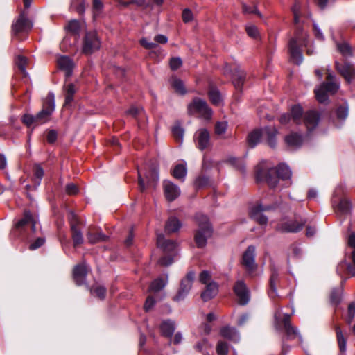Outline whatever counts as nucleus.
Returning a JSON list of instances; mask_svg holds the SVG:
<instances>
[{
  "mask_svg": "<svg viewBox=\"0 0 355 355\" xmlns=\"http://www.w3.org/2000/svg\"><path fill=\"white\" fill-rule=\"evenodd\" d=\"M291 175V171L287 165L279 164L276 167L267 170L258 169L255 177L257 182L265 181L270 188H275L279 180H289Z\"/></svg>",
  "mask_w": 355,
  "mask_h": 355,
  "instance_id": "obj_1",
  "label": "nucleus"
},
{
  "mask_svg": "<svg viewBox=\"0 0 355 355\" xmlns=\"http://www.w3.org/2000/svg\"><path fill=\"white\" fill-rule=\"evenodd\" d=\"M276 321V329L283 333L282 340L284 341H292L296 338L300 343H302V337L297 328L291 322V315L284 314L283 318L279 320L277 315H275Z\"/></svg>",
  "mask_w": 355,
  "mask_h": 355,
  "instance_id": "obj_2",
  "label": "nucleus"
},
{
  "mask_svg": "<svg viewBox=\"0 0 355 355\" xmlns=\"http://www.w3.org/2000/svg\"><path fill=\"white\" fill-rule=\"evenodd\" d=\"M198 223V230L195 234V241L198 248H203L207 244V240L212 234V228L209 223L208 218L202 214L196 216Z\"/></svg>",
  "mask_w": 355,
  "mask_h": 355,
  "instance_id": "obj_3",
  "label": "nucleus"
},
{
  "mask_svg": "<svg viewBox=\"0 0 355 355\" xmlns=\"http://www.w3.org/2000/svg\"><path fill=\"white\" fill-rule=\"evenodd\" d=\"M279 207L277 202H274L270 205H263L261 201H258L255 205L252 206L249 211V216L251 219L256 221L260 225H266L268 223V218L263 214V211H275Z\"/></svg>",
  "mask_w": 355,
  "mask_h": 355,
  "instance_id": "obj_4",
  "label": "nucleus"
},
{
  "mask_svg": "<svg viewBox=\"0 0 355 355\" xmlns=\"http://www.w3.org/2000/svg\"><path fill=\"white\" fill-rule=\"evenodd\" d=\"M256 248L254 245H249L244 251L241 265L245 269L246 275L252 278L257 275L258 265L255 262Z\"/></svg>",
  "mask_w": 355,
  "mask_h": 355,
  "instance_id": "obj_5",
  "label": "nucleus"
},
{
  "mask_svg": "<svg viewBox=\"0 0 355 355\" xmlns=\"http://www.w3.org/2000/svg\"><path fill=\"white\" fill-rule=\"evenodd\" d=\"M190 115H196L206 120H209L212 116V110L207 102L200 98H194L187 107Z\"/></svg>",
  "mask_w": 355,
  "mask_h": 355,
  "instance_id": "obj_6",
  "label": "nucleus"
},
{
  "mask_svg": "<svg viewBox=\"0 0 355 355\" xmlns=\"http://www.w3.org/2000/svg\"><path fill=\"white\" fill-rule=\"evenodd\" d=\"M302 31L300 28H297L296 31V37L290 39L288 42V52L291 61L300 65L303 62V55L301 49V44H299L298 39L300 37V33Z\"/></svg>",
  "mask_w": 355,
  "mask_h": 355,
  "instance_id": "obj_7",
  "label": "nucleus"
},
{
  "mask_svg": "<svg viewBox=\"0 0 355 355\" xmlns=\"http://www.w3.org/2000/svg\"><path fill=\"white\" fill-rule=\"evenodd\" d=\"M307 220L306 218L298 219L297 216L293 220H288L286 221H282L279 223L276 230L282 233H297L300 232Z\"/></svg>",
  "mask_w": 355,
  "mask_h": 355,
  "instance_id": "obj_8",
  "label": "nucleus"
},
{
  "mask_svg": "<svg viewBox=\"0 0 355 355\" xmlns=\"http://www.w3.org/2000/svg\"><path fill=\"white\" fill-rule=\"evenodd\" d=\"M233 291L240 306H246L250 301L251 293L243 280H237L233 286Z\"/></svg>",
  "mask_w": 355,
  "mask_h": 355,
  "instance_id": "obj_9",
  "label": "nucleus"
},
{
  "mask_svg": "<svg viewBox=\"0 0 355 355\" xmlns=\"http://www.w3.org/2000/svg\"><path fill=\"white\" fill-rule=\"evenodd\" d=\"M149 171L146 174L147 186H145L144 180L141 178L140 171L139 174V185L141 191H144L146 187L155 188L159 181L158 166L156 162L149 166Z\"/></svg>",
  "mask_w": 355,
  "mask_h": 355,
  "instance_id": "obj_10",
  "label": "nucleus"
},
{
  "mask_svg": "<svg viewBox=\"0 0 355 355\" xmlns=\"http://www.w3.org/2000/svg\"><path fill=\"white\" fill-rule=\"evenodd\" d=\"M195 272L189 271L187 272L186 277L180 282V288L178 293L173 297V300L180 302L184 300L189 294L195 279Z\"/></svg>",
  "mask_w": 355,
  "mask_h": 355,
  "instance_id": "obj_11",
  "label": "nucleus"
},
{
  "mask_svg": "<svg viewBox=\"0 0 355 355\" xmlns=\"http://www.w3.org/2000/svg\"><path fill=\"white\" fill-rule=\"evenodd\" d=\"M101 42L96 32L86 33L83 42L82 51L84 54L90 55L99 49Z\"/></svg>",
  "mask_w": 355,
  "mask_h": 355,
  "instance_id": "obj_12",
  "label": "nucleus"
},
{
  "mask_svg": "<svg viewBox=\"0 0 355 355\" xmlns=\"http://www.w3.org/2000/svg\"><path fill=\"white\" fill-rule=\"evenodd\" d=\"M232 72L231 80L235 89L241 93L243 85L246 80V73L239 67H234L230 69Z\"/></svg>",
  "mask_w": 355,
  "mask_h": 355,
  "instance_id": "obj_13",
  "label": "nucleus"
},
{
  "mask_svg": "<svg viewBox=\"0 0 355 355\" xmlns=\"http://www.w3.org/2000/svg\"><path fill=\"white\" fill-rule=\"evenodd\" d=\"M336 67L338 73L349 84L355 79V68L352 64L344 62L342 64L336 63Z\"/></svg>",
  "mask_w": 355,
  "mask_h": 355,
  "instance_id": "obj_14",
  "label": "nucleus"
},
{
  "mask_svg": "<svg viewBox=\"0 0 355 355\" xmlns=\"http://www.w3.org/2000/svg\"><path fill=\"white\" fill-rule=\"evenodd\" d=\"M12 33L15 35L19 33L26 32L32 28L31 22L27 19L24 12H21L12 24Z\"/></svg>",
  "mask_w": 355,
  "mask_h": 355,
  "instance_id": "obj_15",
  "label": "nucleus"
},
{
  "mask_svg": "<svg viewBox=\"0 0 355 355\" xmlns=\"http://www.w3.org/2000/svg\"><path fill=\"white\" fill-rule=\"evenodd\" d=\"M57 65L58 69L64 73L67 78L72 75L75 64L73 60L68 56H59L57 59Z\"/></svg>",
  "mask_w": 355,
  "mask_h": 355,
  "instance_id": "obj_16",
  "label": "nucleus"
},
{
  "mask_svg": "<svg viewBox=\"0 0 355 355\" xmlns=\"http://www.w3.org/2000/svg\"><path fill=\"white\" fill-rule=\"evenodd\" d=\"M320 119V114L315 110H309L304 115V123L308 132L313 131L318 125Z\"/></svg>",
  "mask_w": 355,
  "mask_h": 355,
  "instance_id": "obj_17",
  "label": "nucleus"
},
{
  "mask_svg": "<svg viewBox=\"0 0 355 355\" xmlns=\"http://www.w3.org/2000/svg\"><path fill=\"white\" fill-rule=\"evenodd\" d=\"M163 187L165 197L168 201H173L180 194V188L171 181L164 180Z\"/></svg>",
  "mask_w": 355,
  "mask_h": 355,
  "instance_id": "obj_18",
  "label": "nucleus"
},
{
  "mask_svg": "<svg viewBox=\"0 0 355 355\" xmlns=\"http://www.w3.org/2000/svg\"><path fill=\"white\" fill-rule=\"evenodd\" d=\"M197 147L202 150L209 145V133L206 129H200L195 134Z\"/></svg>",
  "mask_w": 355,
  "mask_h": 355,
  "instance_id": "obj_19",
  "label": "nucleus"
},
{
  "mask_svg": "<svg viewBox=\"0 0 355 355\" xmlns=\"http://www.w3.org/2000/svg\"><path fill=\"white\" fill-rule=\"evenodd\" d=\"M87 273V266L85 263L77 265L73 270V279L76 284L80 286L85 283Z\"/></svg>",
  "mask_w": 355,
  "mask_h": 355,
  "instance_id": "obj_20",
  "label": "nucleus"
},
{
  "mask_svg": "<svg viewBox=\"0 0 355 355\" xmlns=\"http://www.w3.org/2000/svg\"><path fill=\"white\" fill-rule=\"evenodd\" d=\"M157 245L164 252H173L177 247V243L175 241L166 239L162 234L157 235Z\"/></svg>",
  "mask_w": 355,
  "mask_h": 355,
  "instance_id": "obj_21",
  "label": "nucleus"
},
{
  "mask_svg": "<svg viewBox=\"0 0 355 355\" xmlns=\"http://www.w3.org/2000/svg\"><path fill=\"white\" fill-rule=\"evenodd\" d=\"M285 143L288 147L298 148L303 144V137L297 132H291L284 138Z\"/></svg>",
  "mask_w": 355,
  "mask_h": 355,
  "instance_id": "obj_22",
  "label": "nucleus"
},
{
  "mask_svg": "<svg viewBox=\"0 0 355 355\" xmlns=\"http://www.w3.org/2000/svg\"><path fill=\"white\" fill-rule=\"evenodd\" d=\"M279 282V273L276 269H272L269 279L268 295L270 298L277 297V284Z\"/></svg>",
  "mask_w": 355,
  "mask_h": 355,
  "instance_id": "obj_23",
  "label": "nucleus"
},
{
  "mask_svg": "<svg viewBox=\"0 0 355 355\" xmlns=\"http://www.w3.org/2000/svg\"><path fill=\"white\" fill-rule=\"evenodd\" d=\"M28 226L31 228L33 232H35L36 220L33 218L29 211H25L24 217L16 224V227L24 228Z\"/></svg>",
  "mask_w": 355,
  "mask_h": 355,
  "instance_id": "obj_24",
  "label": "nucleus"
},
{
  "mask_svg": "<svg viewBox=\"0 0 355 355\" xmlns=\"http://www.w3.org/2000/svg\"><path fill=\"white\" fill-rule=\"evenodd\" d=\"M218 286L216 282H209L201 294V298L204 302L209 301L217 295Z\"/></svg>",
  "mask_w": 355,
  "mask_h": 355,
  "instance_id": "obj_25",
  "label": "nucleus"
},
{
  "mask_svg": "<svg viewBox=\"0 0 355 355\" xmlns=\"http://www.w3.org/2000/svg\"><path fill=\"white\" fill-rule=\"evenodd\" d=\"M335 209L338 214L347 215L351 212L352 202L347 198H341Z\"/></svg>",
  "mask_w": 355,
  "mask_h": 355,
  "instance_id": "obj_26",
  "label": "nucleus"
},
{
  "mask_svg": "<svg viewBox=\"0 0 355 355\" xmlns=\"http://www.w3.org/2000/svg\"><path fill=\"white\" fill-rule=\"evenodd\" d=\"M223 162L233 167L234 168L243 173L245 171V162L243 158L230 157Z\"/></svg>",
  "mask_w": 355,
  "mask_h": 355,
  "instance_id": "obj_27",
  "label": "nucleus"
},
{
  "mask_svg": "<svg viewBox=\"0 0 355 355\" xmlns=\"http://www.w3.org/2000/svg\"><path fill=\"white\" fill-rule=\"evenodd\" d=\"M87 238L90 243H96L99 241H105L107 236L101 232H98L94 228H89Z\"/></svg>",
  "mask_w": 355,
  "mask_h": 355,
  "instance_id": "obj_28",
  "label": "nucleus"
},
{
  "mask_svg": "<svg viewBox=\"0 0 355 355\" xmlns=\"http://www.w3.org/2000/svg\"><path fill=\"white\" fill-rule=\"evenodd\" d=\"M264 133L266 136L267 144L271 148L276 146L277 130L275 127H266L264 129Z\"/></svg>",
  "mask_w": 355,
  "mask_h": 355,
  "instance_id": "obj_29",
  "label": "nucleus"
},
{
  "mask_svg": "<svg viewBox=\"0 0 355 355\" xmlns=\"http://www.w3.org/2000/svg\"><path fill=\"white\" fill-rule=\"evenodd\" d=\"M343 288L336 287L331 289L329 294L330 303L336 307L340 304L342 300Z\"/></svg>",
  "mask_w": 355,
  "mask_h": 355,
  "instance_id": "obj_30",
  "label": "nucleus"
},
{
  "mask_svg": "<svg viewBox=\"0 0 355 355\" xmlns=\"http://www.w3.org/2000/svg\"><path fill=\"white\" fill-rule=\"evenodd\" d=\"M223 338L236 343L239 340L240 336L236 328L225 326L223 327Z\"/></svg>",
  "mask_w": 355,
  "mask_h": 355,
  "instance_id": "obj_31",
  "label": "nucleus"
},
{
  "mask_svg": "<svg viewBox=\"0 0 355 355\" xmlns=\"http://www.w3.org/2000/svg\"><path fill=\"white\" fill-rule=\"evenodd\" d=\"M262 132L259 129H255L248 134L247 137L248 144L250 148L255 147L261 140Z\"/></svg>",
  "mask_w": 355,
  "mask_h": 355,
  "instance_id": "obj_32",
  "label": "nucleus"
},
{
  "mask_svg": "<svg viewBox=\"0 0 355 355\" xmlns=\"http://www.w3.org/2000/svg\"><path fill=\"white\" fill-rule=\"evenodd\" d=\"M170 84L172 88L178 94L184 95L187 93L184 83L181 79L177 77H173L170 80Z\"/></svg>",
  "mask_w": 355,
  "mask_h": 355,
  "instance_id": "obj_33",
  "label": "nucleus"
},
{
  "mask_svg": "<svg viewBox=\"0 0 355 355\" xmlns=\"http://www.w3.org/2000/svg\"><path fill=\"white\" fill-rule=\"evenodd\" d=\"M334 329L336 334V339L340 352L345 353L346 351L347 339L344 336L339 325H335Z\"/></svg>",
  "mask_w": 355,
  "mask_h": 355,
  "instance_id": "obj_34",
  "label": "nucleus"
},
{
  "mask_svg": "<svg viewBox=\"0 0 355 355\" xmlns=\"http://www.w3.org/2000/svg\"><path fill=\"white\" fill-rule=\"evenodd\" d=\"M291 115V119L293 120V121L297 123L300 124L302 122V116L304 114V111L302 107L299 105H293L291 109V113H289Z\"/></svg>",
  "mask_w": 355,
  "mask_h": 355,
  "instance_id": "obj_35",
  "label": "nucleus"
},
{
  "mask_svg": "<svg viewBox=\"0 0 355 355\" xmlns=\"http://www.w3.org/2000/svg\"><path fill=\"white\" fill-rule=\"evenodd\" d=\"M160 329L162 335L170 337L175 331V324L171 320L163 321L160 325Z\"/></svg>",
  "mask_w": 355,
  "mask_h": 355,
  "instance_id": "obj_36",
  "label": "nucleus"
},
{
  "mask_svg": "<svg viewBox=\"0 0 355 355\" xmlns=\"http://www.w3.org/2000/svg\"><path fill=\"white\" fill-rule=\"evenodd\" d=\"M187 172L186 164H179L174 167L172 175L175 179L180 180L183 182L185 179Z\"/></svg>",
  "mask_w": 355,
  "mask_h": 355,
  "instance_id": "obj_37",
  "label": "nucleus"
},
{
  "mask_svg": "<svg viewBox=\"0 0 355 355\" xmlns=\"http://www.w3.org/2000/svg\"><path fill=\"white\" fill-rule=\"evenodd\" d=\"M168 282V277H159L155 279L150 286V291L153 292H157L163 289Z\"/></svg>",
  "mask_w": 355,
  "mask_h": 355,
  "instance_id": "obj_38",
  "label": "nucleus"
},
{
  "mask_svg": "<svg viewBox=\"0 0 355 355\" xmlns=\"http://www.w3.org/2000/svg\"><path fill=\"white\" fill-rule=\"evenodd\" d=\"M180 227V220L175 217H171L166 224L165 230L166 232L172 233L177 232Z\"/></svg>",
  "mask_w": 355,
  "mask_h": 355,
  "instance_id": "obj_39",
  "label": "nucleus"
},
{
  "mask_svg": "<svg viewBox=\"0 0 355 355\" xmlns=\"http://www.w3.org/2000/svg\"><path fill=\"white\" fill-rule=\"evenodd\" d=\"M33 180L35 186H39L44 174V169L40 165L35 164L33 168Z\"/></svg>",
  "mask_w": 355,
  "mask_h": 355,
  "instance_id": "obj_40",
  "label": "nucleus"
},
{
  "mask_svg": "<svg viewBox=\"0 0 355 355\" xmlns=\"http://www.w3.org/2000/svg\"><path fill=\"white\" fill-rule=\"evenodd\" d=\"M71 229L74 246L76 247L83 243V236L81 231L76 227L75 224L71 225Z\"/></svg>",
  "mask_w": 355,
  "mask_h": 355,
  "instance_id": "obj_41",
  "label": "nucleus"
},
{
  "mask_svg": "<svg viewBox=\"0 0 355 355\" xmlns=\"http://www.w3.org/2000/svg\"><path fill=\"white\" fill-rule=\"evenodd\" d=\"M65 101L64 105H69L73 100V95L76 93V88L73 84L69 83L64 87Z\"/></svg>",
  "mask_w": 355,
  "mask_h": 355,
  "instance_id": "obj_42",
  "label": "nucleus"
},
{
  "mask_svg": "<svg viewBox=\"0 0 355 355\" xmlns=\"http://www.w3.org/2000/svg\"><path fill=\"white\" fill-rule=\"evenodd\" d=\"M336 117L338 120L345 121L349 114V107L347 103L340 105L336 110Z\"/></svg>",
  "mask_w": 355,
  "mask_h": 355,
  "instance_id": "obj_43",
  "label": "nucleus"
},
{
  "mask_svg": "<svg viewBox=\"0 0 355 355\" xmlns=\"http://www.w3.org/2000/svg\"><path fill=\"white\" fill-rule=\"evenodd\" d=\"M217 319V316L214 313H209L207 315L206 320L207 323L203 326L204 333L208 334L211 332L213 322Z\"/></svg>",
  "mask_w": 355,
  "mask_h": 355,
  "instance_id": "obj_44",
  "label": "nucleus"
},
{
  "mask_svg": "<svg viewBox=\"0 0 355 355\" xmlns=\"http://www.w3.org/2000/svg\"><path fill=\"white\" fill-rule=\"evenodd\" d=\"M51 114L52 112H51V110L42 108V110L35 116L37 124H42L46 122Z\"/></svg>",
  "mask_w": 355,
  "mask_h": 355,
  "instance_id": "obj_45",
  "label": "nucleus"
},
{
  "mask_svg": "<svg viewBox=\"0 0 355 355\" xmlns=\"http://www.w3.org/2000/svg\"><path fill=\"white\" fill-rule=\"evenodd\" d=\"M294 17V24L297 25L300 22L301 2L300 0H295L291 8Z\"/></svg>",
  "mask_w": 355,
  "mask_h": 355,
  "instance_id": "obj_46",
  "label": "nucleus"
},
{
  "mask_svg": "<svg viewBox=\"0 0 355 355\" xmlns=\"http://www.w3.org/2000/svg\"><path fill=\"white\" fill-rule=\"evenodd\" d=\"M91 293L93 295L103 300L105 297L106 289L101 285H95L91 288Z\"/></svg>",
  "mask_w": 355,
  "mask_h": 355,
  "instance_id": "obj_47",
  "label": "nucleus"
},
{
  "mask_svg": "<svg viewBox=\"0 0 355 355\" xmlns=\"http://www.w3.org/2000/svg\"><path fill=\"white\" fill-rule=\"evenodd\" d=\"M209 96L213 104H218L220 101V92L216 87H210L209 91Z\"/></svg>",
  "mask_w": 355,
  "mask_h": 355,
  "instance_id": "obj_48",
  "label": "nucleus"
},
{
  "mask_svg": "<svg viewBox=\"0 0 355 355\" xmlns=\"http://www.w3.org/2000/svg\"><path fill=\"white\" fill-rule=\"evenodd\" d=\"M42 108H46L47 110H51V112L53 113L55 109L54 95L53 94L50 93L48 94L43 103Z\"/></svg>",
  "mask_w": 355,
  "mask_h": 355,
  "instance_id": "obj_49",
  "label": "nucleus"
},
{
  "mask_svg": "<svg viewBox=\"0 0 355 355\" xmlns=\"http://www.w3.org/2000/svg\"><path fill=\"white\" fill-rule=\"evenodd\" d=\"M16 64L23 75L26 76L27 75V72L26 71L27 64L26 58L23 55L17 56L16 59Z\"/></svg>",
  "mask_w": 355,
  "mask_h": 355,
  "instance_id": "obj_50",
  "label": "nucleus"
},
{
  "mask_svg": "<svg viewBox=\"0 0 355 355\" xmlns=\"http://www.w3.org/2000/svg\"><path fill=\"white\" fill-rule=\"evenodd\" d=\"M355 318V302L349 304L347 308V315L345 318L347 324H350Z\"/></svg>",
  "mask_w": 355,
  "mask_h": 355,
  "instance_id": "obj_51",
  "label": "nucleus"
},
{
  "mask_svg": "<svg viewBox=\"0 0 355 355\" xmlns=\"http://www.w3.org/2000/svg\"><path fill=\"white\" fill-rule=\"evenodd\" d=\"M315 94L316 99L320 103H325L328 101V94L324 90H323L321 86L319 89L315 90Z\"/></svg>",
  "mask_w": 355,
  "mask_h": 355,
  "instance_id": "obj_52",
  "label": "nucleus"
},
{
  "mask_svg": "<svg viewBox=\"0 0 355 355\" xmlns=\"http://www.w3.org/2000/svg\"><path fill=\"white\" fill-rule=\"evenodd\" d=\"M172 133L176 141L182 143L184 137V129L180 125H175L172 129Z\"/></svg>",
  "mask_w": 355,
  "mask_h": 355,
  "instance_id": "obj_53",
  "label": "nucleus"
},
{
  "mask_svg": "<svg viewBox=\"0 0 355 355\" xmlns=\"http://www.w3.org/2000/svg\"><path fill=\"white\" fill-rule=\"evenodd\" d=\"M321 87L327 94L331 93V94L336 93L338 89V87L336 85V84L332 82L323 83L321 85Z\"/></svg>",
  "mask_w": 355,
  "mask_h": 355,
  "instance_id": "obj_54",
  "label": "nucleus"
},
{
  "mask_svg": "<svg viewBox=\"0 0 355 355\" xmlns=\"http://www.w3.org/2000/svg\"><path fill=\"white\" fill-rule=\"evenodd\" d=\"M199 281L202 284H206V286L209 282H214L211 280V275L210 272L207 270H203L200 272V274L199 275Z\"/></svg>",
  "mask_w": 355,
  "mask_h": 355,
  "instance_id": "obj_55",
  "label": "nucleus"
},
{
  "mask_svg": "<svg viewBox=\"0 0 355 355\" xmlns=\"http://www.w3.org/2000/svg\"><path fill=\"white\" fill-rule=\"evenodd\" d=\"M71 7L76 9L80 14L85 12V1L84 0H72Z\"/></svg>",
  "mask_w": 355,
  "mask_h": 355,
  "instance_id": "obj_56",
  "label": "nucleus"
},
{
  "mask_svg": "<svg viewBox=\"0 0 355 355\" xmlns=\"http://www.w3.org/2000/svg\"><path fill=\"white\" fill-rule=\"evenodd\" d=\"M245 31L249 37L253 39H257L259 37L258 28L255 26H248L245 27Z\"/></svg>",
  "mask_w": 355,
  "mask_h": 355,
  "instance_id": "obj_57",
  "label": "nucleus"
},
{
  "mask_svg": "<svg viewBox=\"0 0 355 355\" xmlns=\"http://www.w3.org/2000/svg\"><path fill=\"white\" fill-rule=\"evenodd\" d=\"M67 28L73 34H77L80 30V23L77 20H72L69 22Z\"/></svg>",
  "mask_w": 355,
  "mask_h": 355,
  "instance_id": "obj_58",
  "label": "nucleus"
},
{
  "mask_svg": "<svg viewBox=\"0 0 355 355\" xmlns=\"http://www.w3.org/2000/svg\"><path fill=\"white\" fill-rule=\"evenodd\" d=\"M338 48L340 52L343 55H352V49L350 46L347 43H342L338 45Z\"/></svg>",
  "mask_w": 355,
  "mask_h": 355,
  "instance_id": "obj_59",
  "label": "nucleus"
},
{
  "mask_svg": "<svg viewBox=\"0 0 355 355\" xmlns=\"http://www.w3.org/2000/svg\"><path fill=\"white\" fill-rule=\"evenodd\" d=\"M182 18L184 23L190 22L193 18V12L190 9L185 8L182 11Z\"/></svg>",
  "mask_w": 355,
  "mask_h": 355,
  "instance_id": "obj_60",
  "label": "nucleus"
},
{
  "mask_svg": "<svg viewBox=\"0 0 355 355\" xmlns=\"http://www.w3.org/2000/svg\"><path fill=\"white\" fill-rule=\"evenodd\" d=\"M22 121L28 127L34 123L37 124L35 116L31 114H24L22 117Z\"/></svg>",
  "mask_w": 355,
  "mask_h": 355,
  "instance_id": "obj_61",
  "label": "nucleus"
},
{
  "mask_svg": "<svg viewBox=\"0 0 355 355\" xmlns=\"http://www.w3.org/2000/svg\"><path fill=\"white\" fill-rule=\"evenodd\" d=\"M44 242H45V240L44 238H42V237L37 238L34 242H33L30 244L29 249L31 250H35L39 248L40 247H41L42 245H43Z\"/></svg>",
  "mask_w": 355,
  "mask_h": 355,
  "instance_id": "obj_62",
  "label": "nucleus"
},
{
  "mask_svg": "<svg viewBox=\"0 0 355 355\" xmlns=\"http://www.w3.org/2000/svg\"><path fill=\"white\" fill-rule=\"evenodd\" d=\"M182 64L180 58H173L170 60V67L172 70L178 69Z\"/></svg>",
  "mask_w": 355,
  "mask_h": 355,
  "instance_id": "obj_63",
  "label": "nucleus"
},
{
  "mask_svg": "<svg viewBox=\"0 0 355 355\" xmlns=\"http://www.w3.org/2000/svg\"><path fill=\"white\" fill-rule=\"evenodd\" d=\"M352 264H348L347 267V272L352 276H355V251L352 252Z\"/></svg>",
  "mask_w": 355,
  "mask_h": 355,
  "instance_id": "obj_64",
  "label": "nucleus"
}]
</instances>
